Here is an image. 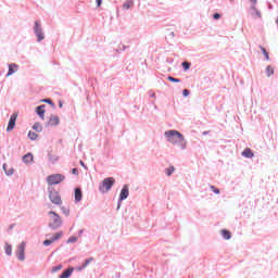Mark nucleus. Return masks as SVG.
Instances as JSON below:
<instances>
[{
  "instance_id": "nucleus-11",
  "label": "nucleus",
  "mask_w": 278,
  "mask_h": 278,
  "mask_svg": "<svg viewBox=\"0 0 278 278\" xmlns=\"http://www.w3.org/2000/svg\"><path fill=\"white\" fill-rule=\"evenodd\" d=\"M46 105H40L36 109V113L37 115L42 119L45 121L46 119Z\"/></svg>"
},
{
  "instance_id": "nucleus-34",
  "label": "nucleus",
  "mask_w": 278,
  "mask_h": 278,
  "mask_svg": "<svg viewBox=\"0 0 278 278\" xmlns=\"http://www.w3.org/2000/svg\"><path fill=\"white\" fill-rule=\"evenodd\" d=\"M211 189H212L216 194H219V190L216 189L214 186H211Z\"/></svg>"
},
{
  "instance_id": "nucleus-40",
  "label": "nucleus",
  "mask_w": 278,
  "mask_h": 278,
  "mask_svg": "<svg viewBox=\"0 0 278 278\" xmlns=\"http://www.w3.org/2000/svg\"><path fill=\"white\" fill-rule=\"evenodd\" d=\"M59 106L62 108V103H60Z\"/></svg>"
},
{
  "instance_id": "nucleus-16",
  "label": "nucleus",
  "mask_w": 278,
  "mask_h": 278,
  "mask_svg": "<svg viewBox=\"0 0 278 278\" xmlns=\"http://www.w3.org/2000/svg\"><path fill=\"white\" fill-rule=\"evenodd\" d=\"M242 156L248 157V159H252L254 156V153L252 152V150L250 148H247L242 152Z\"/></svg>"
},
{
  "instance_id": "nucleus-32",
  "label": "nucleus",
  "mask_w": 278,
  "mask_h": 278,
  "mask_svg": "<svg viewBox=\"0 0 278 278\" xmlns=\"http://www.w3.org/2000/svg\"><path fill=\"white\" fill-rule=\"evenodd\" d=\"M169 81H172V83H180V80L179 79H176V78H173V77H168L167 78Z\"/></svg>"
},
{
  "instance_id": "nucleus-22",
  "label": "nucleus",
  "mask_w": 278,
  "mask_h": 278,
  "mask_svg": "<svg viewBox=\"0 0 278 278\" xmlns=\"http://www.w3.org/2000/svg\"><path fill=\"white\" fill-rule=\"evenodd\" d=\"M28 138H29L30 140H37V139L39 138V135L36 134V132H33V131H29V132H28Z\"/></svg>"
},
{
  "instance_id": "nucleus-19",
  "label": "nucleus",
  "mask_w": 278,
  "mask_h": 278,
  "mask_svg": "<svg viewBox=\"0 0 278 278\" xmlns=\"http://www.w3.org/2000/svg\"><path fill=\"white\" fill-rule=\"evenodd\" d=\"M92 261H94V258H92V257L86 260V262L83 264V266H81V267H78L77 269H78V270H81V269L88 267V265H89Z\"/></svg>"
},
{
  "instance_id": "nucleus-12",
  "label": "nucleus",
  "mask_w": 278,
  "mask_h": 278,
  "mask_svg": "<svg viewBox=\"0 0 278 278\" xmlns=\"http://www.w3.org/2000/svg\"><path fill=\"white\" fill-rule=\"evenodd\" d=\"M127 197H129V187H127V185H125L121 191L119 201L127 199Z\"/></svg>"
},
{
  "instance_id": "nucleus-39",
  "label": "nucleus",
  "mask_w": 278,
  "mask_h": 278,
  "mask_svg": "<svg viewBox=\"0 0 278 278\" xmlns=\"http://www.w3.org/2000/svg\"><path fill=\"white\" fill-rule=\"evenodd\" d=\"M80 165L85 166L84 162L80 161Z\"/></svg>"
},
{
  "instance_id": "nucleus-25",
  "label": "nucleus",
  "mask_w": 278,
  "mask_h": 278,
  "mask_svg": "<svg viewBox=\"0 0 278 278\" xmlns=\"http://www.w3.org/2000/svg\"><path fill=\"white\" fill-rule=\"evenodd\" d=\"M61 211H62L63 214H65L66 216H68V215L71 214V208H68V207L63 206V207H61Z\"/></svg>"
},
{
  "instance_id": "nucleus-18",
  "label": "nucleus",
  "mask_w": 278,
  "mask_h": 278,
  "mask_svg": "<svg viewBox=\"0 0 278 278\" xmlns=\"http://www.w3.org/2000/svg\"><path fill=\"white\" fill-rule=\"evenodd\" d=\"M4 250H5V253H7L8 255H12V254H13V248H12L11 244L5 243Z\"/></svg>"
},
{
  "instance_id": "nucleus-23",
  "label": "nucleus",
  "mask_w": 278,
  "mask_h": 278,
  "mask_svg": "<svg viewBox=\"0 0 278 278\" xmlns=\"http://www.w3.org/2000/svg\"><path fill=\"white\" fill-rule=\"evenodd\" d=\"M132 5H134L132 0H129L128 2H125L123 7L125 10H129Z\"/></svg>"
},
{
  "instance_id": "nucleus-7",
  "label": "nucleus",
  "mask_w": 278,
  "mask_h": 278,
  "mask_svg": "<svg viewBox=\"0 0 278 278\" xmlns=\"http://www.w3.org/2000/svg\"><path fill=\"white\" fill-rule=\"evenodd\" d=\"M25 250H26V243L22 242L17 247L16 256L20 261H25Z\"/></svg>"
},
{
  "instance_id": "nucleus-4",
  "label": "nucleus",
  "mask_w": 278,
  "mask_h": 278,
  "mask_svg": "<svg viewBox=\"0 0 278 278\" xmlns=\"http://www.w3.org/2000/svg\"><path fill=\"white\" fill-rule=\"evenodd\" d=\"M65 177L62 174H55V175H50L47 177V182L50 186L53 185H59L60 182L64 181Z\"/></svg>"
},
{
  "instance_id": "nucleus-17",
  "label": "nucleus",
  "mask_w": 278,
  "mask_h": 278,
  "mask_svg": "<svg viewBox=\"0 0 278 278\" xmlns=\"http://www.w3.org/2000/svg\"><path fill=\"white\" fill-rule=\"evenodd\" d=\"M81 197H83L81 189H79V188L75 189V201L76 202L81 201Z\"/></svg>"
},
{
  "instance_id": "nucleus-13",
  "label": "nucleus",
  "mask_w": 278,
  "mask_h": 278,
  "mask_svg": "<svg viewBox=\"0 0 278 278\" xmlns=\"http://www.w3.org/2000/svg\"><path fill=\"white\" fill-rule=\"evenodd\" d=\"M16 72H18V65L16 64H10L9 65V72L7 74V77L12 76L13 74H15Z\"/></svg>"
},
{
  "instance_id": "nucleus-5",
  "label": "nucleus",
  "mask_w": 278,
  "mask_h": 278,
  "mask_svg": "<svg viewBox=\"0 0 278 278\" xmlns=\"http://www.w3.org/2000/svg\"><path fill=\"white\" fill-rule=\"evenodd\" d=\"M49 199L55 205L62 204V198L60 197V193H58V191L55 190H51L49 192Z\"/></svg>"
},
{
  "instance_id": "nucleus-27",
  "label": "nucleus",
  "mask_w": 278,
  "mask_h": 278,
  "mask_svg": "<svg viewBox=\"0 0 278 278\" xmlns=\"http://www.w3.org/2000/svg\"><path fill=\"white\" fill-rule=\"evenodd\" d=\"M260 49L262 50L263 54L265 55L266 61H269V55H268L267 51L265 50V48H263L261 46Z\"/></svg>"
},
{
  "instance_id": "nucleus-6",
  "label": "nucleus",
  "mask_w": 278,
  "mask_h": 278,
  "mask_svg": "<svg viewBox=\"0 0 278 278\" xmlns=\"http://www.w3.org/2000/svg\"><path fill=\"white\" fill-rule=\"evenodd\" d=\"M34 30H35V34H36V36L38 38V42L45 40V34H43V30H42L39 22H35Z\"/></svg>"
},
{
  "instance_id": "nucleus-9",
  "label": "nucleus",
  "mask_w": 278,
  "mask_h": 278,
  "mask_svg": "<svg viewBox=\"0 0 278 278\" xmlns=\"http://www.w3.org/2000/svg\"><path fill=\"white\" fill-rule=\"evenodd\" d=\"M58 125H60V117L58 115H51L47 123V127H55Z\"/></svg>"
},
{
  "instance_id": "nucleus-15",
  "label": "nucleus",
  "mask_w": 278,
  "mask_h": 278,
  "mask_svg": "<svg viewBox=\"0 0 278 278\" xmlns=\"http://www.w3.org/2000/svg\"><path fill=\"white\" fill-rule=\"evenodd\" d=\"M35 160L34 154L33 153H28L25 156H23V162L26 164H30L33 163Z\"/></svg>"
},
{
  "instance_id": "nucleus-36",
  "label": "nucleus",
  "mask_w": 278,
  "mask_h": 278,
  "mask_svg": "<svg viewBox=\"0 0 278 278\" xmlns=\"http://www.w3.org/2000/svg\"><path fill=\"white\" fill-rule=\"evenodd\" d=\"M182 94H184V97H188V96H189V90L185 89V90L182 91Z\"/></svg>"
},
{
  "instance_id": "nucleus-2",
  "label": "nucleus",
  "mask_w": 278,
  "mask_h": 278,
  "mask_svg": "<svg viewBox=\"0 0 278 278\" xmlns=\"http://www.w3.org/2000/svg\"><path fill=\"white\" fill-rule=\"evenodd\" d=\"M116 184V179L114 177L105 178L102 184L99 186V190L102 193L109 192L114 185Z\"/></svg>"
},
{
  "instance_id": "nucleus-1",
  "label": "nucleus",
  "mask_w": 278,
  "mask_h": 278,
  "mask_svg": "<svg viewBox=\"0 0 278 278\" xmlns=\"http://www.w3.org/2000/svg\"><path fill=\"white\" fill-rule=\"evenodd\" d=\"M165 137L168 142L172 144H177L180 149H185L187 146V142L184 138V136L178 132L177 130H168L165 134Z\"/></svg>"
},
{
  "instance_id": "nucleus-20",
  "label": "nucleus",
  "mask_w": 278,
  "mask_h": 278,
  "mask_svg": "<svg viewBox=\"0 0 278 278\" xmlns=\"http://www.w3.org/2000/svg\"><path fill=\"white\" fill-rule=\"evenodd\" d=\"M33 129L38 131V132H41L43 130V127L41 126L40 123H35L34 126H33Z\"/></svg>"
},
{
  "instance_id": "nucleus-35",
  "label": "nucleus",
  "mask_w": 278,
  "mask_h": 278,
  "mask_svg": "<svg viewBox=\"0 0 278 278\" xmlns=\"http://www.w3.org/2000/svg\"><path fill=\"white\" fill-rule=\"evenodd\" d=\"M96 3H97V7L99 8L103 3V0H96Z\"/></svg>"
},
{
  "instance_id": "nucleus-21",
  "label": "nucleus",
  "mask_w": 278,
  "mask_h": 278,
  "mask_svg": "<svg viewBox=\"0 0 278 278\" xmlns=\"http://www.w3.org/2000/svg\"><path fill=\"white\" fill-rule=\"evenodd\" d=\"M222 235L223 237L226 239V240H229L231 238V233L230 231L226 230V229H223L222 230Z\"/></svg>"
},
{
  "instance_id": "nucleus-37",
  "label": "nucleus",
  "mask_w": 278,
  "mask_h": 278,
  "mask_svg": "<svg viewBox=\"0 0 278 278\" xmlns=\"http://www.w3.org/2000/svg\"><path fill=\"white\" fill-rule=\"evenodd\" d=\"M255 15H256L258 18H262V13H260V11H255Z\"/></svg>"
},
{
  "instance_id": "nucleus-41",
  "label": "nucleus",
  "mask_w": 278,
  "mask_h": 278,
  "mask_svg": "<svg viewBox=\"0 0 278 278\" xmlns=\"http://www.w3.org/2000/svg\"><path fill=\"white\" fill-rule=\"evenodd\" d=\"M276 23L278 24V17H277V21H276Z\"/></svg>"
},
{
  "instance_id": "nucleus-24",
  "label": "nucleus",
  "mask_w": 278,
  "mask_h": 278,
  "mask_svg": "<svg viewBox=\"0 0 278 278\" xmlns=\"http://www.w3.org/2000/svg\"><path fill=\"white\" fill-rule=\"evenodd\" d=\"M266 74H267L268 77H270L271 75H274V68H273L271 66H268V67L266 68Z\"/></svg>"
},
{
  "instance_id": "nucleus-38",
  "label": "nucleus",
  "mask_w": 278,
  "mask_h": 278,
  "mask_svg": "<svg viewBox=\"0 0 278 278\" xmlns=\"http://www.w3.org/2000/svg\"><path fill=\"white\" fill-rule=\"evenodd\" d=\"M72 173H73L74 175H77V174H78L77 168H73V169H72Z\"/></svg>"
},
{
  "instance_id": "nucleus-31",
  "label": "nucleus",
  "mask_w": 278,
  "mask_h": 278,
  "mask_svg": "<svg viewBox=\"0 0 278 278\" xmlns=\"http://www.w3.org/2000/svg\"><path fill=\"white\" fill-rule=\"evenodd\" d=\"M41 102H46V103H49V104H51L52 106H54L53 101L50 100V99H45V100H42Z\"/></svg>"
},
{
  "instance_id": "nucleus-14",
  "label": "nucleus",
  "mask_w": 278,
  "mask_h": 278,
  "mask_svg": "<svg viewBox=\"0 0 278 278\" xmlns=\"http://www.w3.org/2000/svg\"><path fill=\"white\" fill-rule=\"evenodd\" d=\"M75 270L74 267H70L67 270H64L59 278H68L73 275V271Z\"/></svg>"
},
{
  "instance_id": "nucleus-28",
  "label": "nucleus",
  "mask_w": 278,
  "mask_h": 278,
  "mask_svg": "<svg viewBox=\"0 0 278 278\" xmlns=\"http://www.w3.org/2000/svg\"><path fill=\"white\" fill-rule=\"evenodd\" d=\"M190 65H191V64L188 63V62H184V63H182V67H184L185 71H188V70L190 68Z\"/></svg>"
},
{
  "instance_id": "nucleus-10",
  "label": "nucleus",
  "mask_w": 278,
  "mask_h": 278,
  "mask_svg": "<svg viewBox=\"0 0 278 278\" xmlns=\"http://www.w3.org/2000/svg\"><path fill=\"white\" fill-rule=\"evenodd\" d=\"M62 238V232H56L50 240L43 241V245L49 247L50 244Z\"/></svg>"
},
{
  "instance_id": "nucleus-29",
  "label": "nucleus",
  "mask_w": 278,
  "mask_h": 278,
  "mask_svg": "<svg viewBox=\"0 0 278 278\" xmlns=\"http://www.w3.org/2000/svg\"><path fill=\"white\" fill-rule=\"evenodd\" d=\"M59 270H62V265H58L52 268V273H56Z\"/></svg>"
},
{
  "instance_id": "nucleus-26",
  "label": "nucleus",
  "mask_w": 278,
  "mask_h": 278,
  "mask_svg": "<svg viewBox=\"0 0 278 278\" xmlns=\"http://www.w3.org/2000/svg\"><path fill=\"white\" fill-rule=\"evenodd\" d=\"M174 170H175L174 166H170V167L166 168L165 173L167 176H170L174 173Z\"/></svg>"
},
{
  "instance_id": "nucleus-8",
  "label": "nucleus",
  "mask_w": 278,
  "mask_h": 278,
  "mask_svg": "<svg viewBox=\"0 0 278 278\" xmlns=\"http://www.w3.org/2000/svg\"><path fill=\"white\" fill-rule=\"evenodd\" d=\"M17 118H18V113L12 114L7 127V131H12L15 128Z\"/></svg>"
},
{
  "instance_id": "nucleus-3",
  "label": "nucleus",
  "mask_w": 278,
  "mask_h": 278,
  "mask_svg": "<svg viewBox=\"0 0 278 278\" xmlns=\"http://www.w3.org/2000/svg\"><path fill=\"white\" fill-rule=\"evenodd\" d=\"M49 226L56 229L62 226V218L55 212H49Z\"/></svg>"
},
{
  "instance_id": "nucleus-30",
  "label": "nucleus",
  "mask_w": 278,
  "mask_h": 278,
  "mask_svg": "<svg viewBox=\"0 0 278 278\" xmlns=\"http://www.w3.org/2000/svg\"><path fill=\"white\" fill-rule=\"evenodd\" d=\"M68 243H74V242H77V238L76 237H71L68 240H67Z\"/></svg>"
},
{
  "instance_id": "nucleus-33",
  "label": "nucleus",
  "mask_w": 278,
  "mask_h": 278,
  "mask_svg": "<svg viewBox=\"0 0 278 278\" xmlns=\"http://www.w3.org/2000/svg\"><path fill=\"white\" fill-rule=\"evenodd\" d=\"M220 16H222V15H219V13H214L213 18H214V20H219Z\"/></svg>"
}]
</instances>
